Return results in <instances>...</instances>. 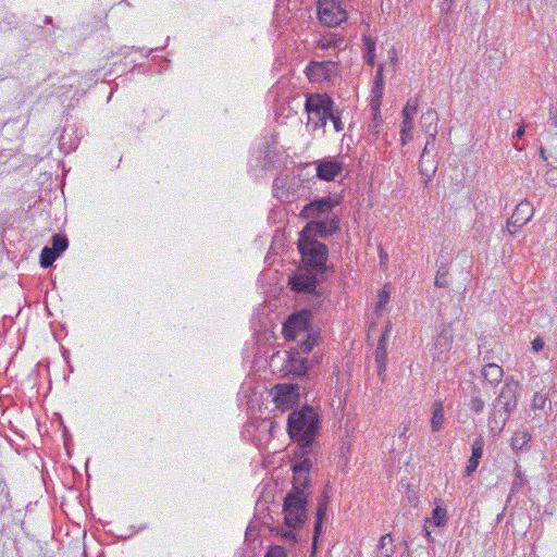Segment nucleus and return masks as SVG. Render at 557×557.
I'll use <instances>...</instances> for the list:
<instances>
[{"label":"nucleus","mask_w":557,"mask_h":557,"mask_svg":"<svg viewBox=\"0 0 557 557\" xmlns=\"http://www.w3.org/2000/svg\"><path fill=\"white\" fill-rule=\"evenodd\" d=\"M437 121L438 116L434 110H428L421 115L420 124L422 131L431 137L432 140H435L437 135Z\"/></svg>","instance_id":"2eb2a0df"},{"label":"nucleus","mask_w":557,"mask_h":557,"mask_svg":"<svg viewBox=\"0 0 557 557\" xmlns=\"http://www.w3.org/2000/svg\"><path fill=\"white\" fill-rule=\"evenodd\" d=\"M531 440V435L525 432H516L511 437V448L516 451L521 450Z\"/></svg>","instance_id":"bb28decb"},{"label":"nucleus","mask_w":557,"mask_h":557,"mask_svg":"<svg viewBox=\"0 0 557 557\" xmlns=\"http://www.w3.org/2000/svg\"><path fill=\"white\" fill-rule=\"evenodd\" d=\"M545 182L552 186H557V168L550 166L547 169V171L544 174Z\"/></svg>","instance_id":"ea45409f"},{"label":"nucleus","mask_w":557,"mask_h":557,"mask_svg":"<svg viewBox=\"0 0 557 557\" xmlns=\"http://www.w3.org/2000/svg\"><path fill=\"white\" fill-rule=\"evenodd\" d=\"M534 209L532 205L528 200H523L516 206V209L512 215L507 221V227L509 232L512 234L513 232L510 227L516 230L522 227L527 224L531 218L533 216Z\"/></svg>","instance_id":"9b49d317"},{"label":"nucleus","mask_w":557,"mask_h":557,"mask_svg":"<svg viewBox=\"0 0 557 557\" xmlns=\"http://www.w3.org/2000/svg\"><path fill=\"white\" fill-rule=\"evenodd\" d=\"M468 406H469L471 411H473L475 413H481L483 411V409H484L485 403L481 398L480 395L475 394V395L471 396V399H470Z\"/></svg>","instance_id":"c9c22d12"},{"label":"nucleus","mask_w":557,"mask_h":557,"mask_svg":"<svg viewBox=\"0 0 557 557\" xmlns=\"http://www.w3.org/2000/svg\"><path fill=\"white\" fill-rule=\"evenodd\" d=\"M420 173L425 177V184H428L431 178L434 176L437 170V165L434 159L430 160L428 157L425 159H421L419 161Z\"/></svg>","instance_id":"b1692460"},{"label":"nucleus","mask_w":557,"mask_h":557,"mask_svg":"<svg viewBox=\"0 0 557 557\" xmlns=\"http://www.w3.org/2000/svg\"><path fill=\"white\" fill-rule=\"evenodd\" d=\"M418 107H419L418 97L409 98L406 106L403 109V112H401L403 116L413 119V116L418 112Z\"/></svg>","instance_id":"2f4dec72"},{"label":"nucleus","mask_w":557,"mask_h":557,"mask_svg":"<svg viewBox=\"0 0 557 557\" xmlns=\"http://www.w3.org/2000/svg\"><path fill=\"white\" fill-rule=\"evenodd\" d=\"M300 385L298 383L277 384L274 387V401L277 408L287 410L298 404L300 398Z\"/></svg>","instance_id":"9d476101"},{"label":"nucleus","mask_w":557,"mask_h":557,"mask_svg":"<svg viewBox=\"0 0 557 557\" xmlns=\"http://www.w3.org/2000/svg\"><path fill=\"white\" fill-rule=\"evenodd\" d=\"M453 341V335L450 331L443 330L438 335L436 339V345L441 346L444 349H448L450 346V343Z\"/></svg>","instance_id":"f704fd0d"},{"label":"nucleus","mask_w":557,"mask_h":557,"mask_svg":"<svg viewBox=\"0 0 557 557\" xmlns=\"http://www.w3.org/2000/svg\"><path fill=\"white\" fill-rule=\"evenodd\" d=\"M329 119L333 122L336 132H342L344 129V125L341 121V111L335 109L334 106L331 109L330 115H327V120Z\"/></svg>","instance_id":"4c0bfd02"},{"label":"nucleus","mask_w":557,"mask_h":557,"mask_svg":"<svg viewBox=\"0 0 557 557\" xmlns=\"http://www.w3.org/2000/svg\"><path fill=\"white\" fill-rule=\"evenodd\" d=\"M484 442L482 437L474 440L472 444L471 457L466 467V475L470 476L478 468L480 459L483 455Z\"/></svg>","instance_id":"a211bd4d"},{"label":"nucleus","mask_w":557,"mask_h":557,"mask_svg":"<svg viewBox=\"0 0 557 557\" xmlns=\"http://www.w3.org/2000/svg\"><path fill=\"white\" fill-rule=\"evenodd\" d=\"M412 129H413V119L403 116L400 133L412 132Z\"/></svg>","instance_id":"a18cd8bd"},{"label":"nucleus","mask_w":557,"mask_h":557,"mask_svg":"<svg viewBox=\"0 0 557 557\" xmlns=\"http://www.w3.org/2000/svg\"><path fill=\"white\" fill-rule=\"evenodd\" d=\"M264 557H287L286 550L284 547L278 545L270 546L267 550Z\"/></svg>","instance_id":"79ce46f5"},{"label":"nucleus","mask_w":557,"mask_h":557,"mask_svg":"<svg viewBox=\"0 0 557 557\" xmlns=\"http://www.w3.org/2000/svg\"><path fill=\"white\" fill-rule=\"evenodd\" d=\"M325 516H321L320 513H315V522L313 528V536H312V546L315 547V544L318 542V539L320 534L322 533V524Z\"/></svg>","instance_id":"e433bc0d"},{"label":"nucleus","mask_w":557,"mask_h":557,"mask_svg":"<svg viewBox=\"0 0 557 557\" xmlns=\"http://www.w3.org/2000/svg\"><path fill=\"white\" fill-rule=\"evenodd\" d=\"M282 536H283L285 540H288V541H292V542H295V541H296V534L293 532V529H292V530L284 531V532L282 533Z\"/></svg>","instance_id":"3c124183"},{"label":"nucleus","mask_w":557,"mask_h":557,"mask_svg":"<svg viewBox=\"0 0 557 557\" xmlns=\"http://www.w3.org/2000/svg\"><path fill=\"white\" fill-rule=\"evenodd\" d=\"M394 554L393 539L389 533L381 536L377 549V557H392Z\"/></svg>","instance_id":"393cba45"},{"label":"nucleus","mask_w":557,"mask_h":557,"mask_svg":"<svg viewBox=\"0 0 557 557\" xmlns=\"http://www.w3.org/2000/svg\"><path fill=\"white\" fill-rule=\"evenodd\" d=\"M382 65L379 67V71L375 76V89L382 88L383 86V77H382Z\"/></svg>","instance_id":"09e8293b"},{"label":"nucleus","mask_w":557,"mask_h":557,"mask_svg":"<svg viewBox=\"0 0 557 557\" xmlns=\"http://www.w3.org/2000/svg\"><path fill=\"white\" fill-rule=\"evenodd\" d=\"M525 131H524V126H520L517 131H516V134H515V137L516 138H522L523 135H524Z\"/></svg>","instance_id":"864d4df0"},{"label":"nucleus","mask_w":557,"mask_h":557,"mask_svg":"<svg viewBox=\"0 0 557 557\" xmlns=\"http://www.w3.org/2000/svg\"><path fill=\"white\" fill-rule=\"evenodd\" d=\"M318 14L321 23L329 27L338 26L347 20L346 9L337 0H319Z\"/></svg>","instance_id":"39448f33"},{"label":"nucleus","mask_w":557,"mask_h":557,"mask_svg":"<svg viewBox=\"0 0 557 557\" xmlns=\"http://www.w3.org/2000/svg\"><path fill=\"white\" fill-rule=\"evenodd\" d=\"M320 429V416L312 406L305 405L292 411L287 419V432L298 444L302 456L312 451L314 438Z\"/></svg>","instance_id":"f03ea898"},{"label":"nucleus","mask_w":557,"mask_h":557,"mask_svg":"<svg viewBox=\"0 0 557 557\" xmlns=\"http://www.w3.org/2000/svg\"><path fill=\"white\" fill-rule=\"evenodd\" d=\"M377 113H379V112L376 111V112H375V114H374V120H375V121H376V120H379Z\"/></svg>","instance_id":"680f3d73"},{"label":"nucleus","mask_w":557,"mask_h":557,"mask_svg":"<svg viewBox=\"0 0 557 557\" xmlns=\"http://www.w3.org/2000/svg\"><path fill=\"white\" fill-rule=\"evenodd\" d=\"M341 203V197H323L315 199L304 207L300 215L307 220H320L321 218L332 212L333 208Z\"/></svg>","instance_id":"6e6552de"},{"label":"nucleus","mask_w":557,"mask_h":557,"mask_svg":"<svg viewBox=\"0 0 557 557\" xmlns=\"http://www.w3.org/2000/svg\"><path fill=\"white\" fill-rule=\"evenodd\" d=\"M343 171V163L335 159H322L317 161V177L321 181H334Z\"/></svg>","instance_id":"f8f14e48"},{"label":"nucleus","mask_w":557,"mask_h":557,"mask_svg":"<svg viewBox=\"0 0 557 557\" xmlns=\"http://www.w3.org/2000/svg\"><path fill=\"white\" fill-rule=\"evenodd\" d=\"M311 467L312 462L308 457L293 466V487L286 494L283 504L285 524L293 530L300 529L307 520V505L311 494L309 480Z\"/></svg>","instance_id":"f257e3e1"},{"label":"nucleus","mask_w":557,"mask_h":557,"mask_svg":"<svg viewBox=\"0 0 557 557\" xmlns=\"http://www.w3.org/2000/svg\"><path fill=\"white\" fill-rule=\"evenodd\" d=\"M409 430V426L408 425H405L404 429H403V432L399 434V437H405L406 435V432Z\"/></svg>","instance_id":"bf43d9fd"},{"label":"nucleus","mask_w":557,"mask_h":557,"mask_svg":"<svg viewBox=\"0 0 557 557\" xmlns=\"http://www.w3.org/2000/svg\"><path fill=\"white\" fill-rule=\"evenodd\" d=\"M515 471H516V474H515V479L512 481V485H511L507 502H510L511 497L515 494L522 492V490L528 484V480H527L525 475L522 473L519 466H516Z\"/></svg>","instance_id":"5701e85b"},{"label":"nucleus","mask_w":557,"mask_h":557,"mask_svg":"<svg viewBox=\"0 0 557 557\" xmlns=\"http://www.w3.org/2000/svg\"><path fill=\"white\" fill-rule=\"evenodd\" d=\"M387 333H388V329H386L385 332L380 337L376 349H375V362H376V367H377V373L380 376H382L386 370Z\"/></svg>","instance_id":"f3484780"},{"label":"nucleus","mask_w":557,"mask_h":557,"mask_svg":"<svg viewBox=\"0 0 557 557\" xmlns=\"http://www.w3.org/2000/svg\"><path fill=\"white\" fill-rule=\"evenodd\" d=\"M318 47L321 49H338L342 50L346 47L345 40L343 37H337L336 35L330 34L323 36L318 41Z\"/></svg>","instance_id":"412c9836"},{"label":"nucleus","mask_w":557,"mask_h":557,"mask_svg":"<svg viewBox=\"0 0 557 557\" xmlns=\"http://www.w3.org/2000/svg\"><path fill=\"white\" fill-rule=\"evenodd\" d=\"M510 416H511L510 413H507L505 411H500L498 409H491V412L488 416V421H487L490 431L494 435L499 434L504 430Z\"/></svg>","instance_id":"4468645a"},{"label":"nucleus","mask_w":557,"mask_h":557,"mask_svg":"<svg viewBox=\"0 0 557 557\" xmlns=\"http://www.w3.org/2000/svg\"><path fill=\"white\" fill-rule=\"evenodd\" d=\"M412 139V132L400 133L401 145H407Z\"/></svg>","instance_id":"8fccbe9b"},{"label":"nucleus","mask_w":557,"mask_h":557,"mask_svg":"<svg viewBox=\"0 0 557 557\" xmlns=\"http://www.w3.org/2000/svg\"><path fill=\"white\" fill-rule=\"evenodd\" d=\"M8 25H9V27H11V26H12V27H15V26L17 25V22H16V20H15V17H14V16H13V21H9V22H8Z\"/></svg>","instance_id":"4d7b16f0"},{"label":"nucleus","mask_w":557,"mask_h":557,"mask_svg":"<svg viewBox=\"0 0 557 557\" xmlns=\"http://www.w3.org/2000/svg\"><path fill=\"white\" fill-rule=\"evenodd\" d=\"M335 69V63L332 61L311 62L307 66L308 75L310 78H329L331 72Z\"/></svg>","instance_id":"dca6fc26"},{"label":"nucleus","mask_w":557,"mask_h":557,"mask_svg":"<svg viewBox=\"0 0 557 557\" xmlns=\"http://www.w3.org/2000/svg\"><path fill=\"white\" fill-rule=\"evenodd\" d=\"M389 299V290L387 289V285L383 287V289L379 293V302L376 305V310L381 311L384 306L388 302Z\"/></svg>","instance_id":"a19ab883"},{"label":"nucleus","mask_w":557,"mask_h":557,"mask_svg":"<svg viewBox=\"0 0 557 557\" xmlns=\"http://www.w3.org/2000/svg\"><path fill=\"white\" fill-rule=\"evenodd\" d=\"M492 409H498L500 411H505L507 413H512L513 410L510 407H507L506 405H503L499 403V399L496 397L495 400L492 404Z\"/></svg>","instance_id":"49530a36"},{"label":"nucleus","mask_w":557,"mask_h":557,"mask_svg":"<svg viewBox=\"0 0 557 557\" xmlns=\"http://www.w3.org/2000/svg\"><path fill=\"white\" fill-rule=\"evenodd\" d=\"M52 246L51 250L57 252L59 256L67 249L69 240L65 235L54 234L51 238Z\"/></svg>","instance_id":"cd10ccee"},{"label":"nucleus","mask_w":557,"mask_h":557,"mask_svg":"<svg viewBox=\"0 0 557 557\" xmlns=\"http://www.w3.org/2000/svg\"><path fill=\"white\" fill-rule=\"evenodd\" d=\"M58 257L59 255L51 250L49 246H45L40 252V265L47 269L52 265V263L57 260Z\"/></svg>","instance_id":"c85d7f7f"},{"label":"nucleus","mask_w":557,"mask_h":557,"mask_svg":"<svg viewBox=\"0 0 557 557\" xmlns=\"http://www.w3.org/2000/svg\"><path fill=\"white\" fill-rule=\"evenodd\" d=\"M447 275H448V270H447L446 265L442 264L436 272L435 282H434L435 286L438 288L447 287L448 286Z\"/></svg>","instance_id":"473e14b6"},{"label":"nucleus","mask_w":557,"mask_h":557,"mask_svg":"<svg viewBox=\"0 0 557 557\" xmlns=\"http://www.w3.org/2000/svg\"><path fill=\"white\" fill-rule=\"evenodd\" d=\"M329 499H330L329 493H327V491H324L318 499V506H317L315 513H320V511H321V516L326 515Z\"/></svg>","instance_id":"58836bf2"},{"label":"nucleus","mask_w":557,"mask_h":557,"mask_svg":"<svg viewBox=\"0 0 557 557\" xmlns=\"http://www.w3.org/2000/svg\"><path fill=\"white\" fill-rule=\"evenodd\" d=\"M364 61L373 65L374 59H375V42L369 38L364 37V54H363Z\"/></svg>","instance_id":"c756f323"},{"label":"nucleus","mask_w":557,"mask_h":557,"mask_svg":"<svg viewBox=\"0 0 557 557\" xmlns=\"http://www.w3.org/2000/svg\"><path fill=\"white\" fill-rule=\"evenodd\" d=\"M546 396L536 393L533 397L532 407L533 409H543L546 404Z\"/></svg>","instance_id":"37998d69"},{"label":"nucleus","mask_w":557,"mask_h":557,"mask_svg":"<svg viewBox=\"0 0 557 557\" xmlns=\"http://www.w3.org/2000/svg\"><path fill=\"white\" fill-rule=\"evenodd\" d=\"M333 106L334 100L327 94H307L305 110L308 114V125L311 124L313 129L324 127Z\"/></svg>","instance_id":"20e7f679"},{"label":"nucleus","mask_w":557,"mask_h":557,"mask_svg":"<svg viewBox=\"0 0 557 557\" xmlns=\"http://www.w3.org/2000/svg\"><path fill=\"white\" fill-rule=\"evenodd\" d=\"M313 272L314 271L306 269V271H301L289 277L288 284L290 289L297 293L313 294L318 299H321L323 294L317 290V285L319 281L322 280L320 274H314Z\"/></svg>","instance_id":"0eeeda50"},{"label":"nucleus","mask_w":557,"mask_h":557,"mask_svg":"<svg viewBox=\"0 0 557 557\" xmlns=\"http://www.w3.org/2000/svg\"><path fill=\"white\" fill-rule=\"evenodd\" d=\"M380 259H381V263H384L387 260V253H385V252H383L381 250L380 251Z\"/></svg>","instance_id":"6e6d98bb"},{"label":"nucleus","mask_w":557,"mask_h":557,"mask_svg":"<svg viewBox=\"0 0 557 557\" xmlns=\"http://www.w3.org/2000/svg\"><path fill=\"white\" fill-rule=\"evenodd\" d=\"M540 156L541 158L546 161L547 160V157H546V151H545V148L544 147H541L540 148Z\"/></svg>","instance_id":"5fc2aeb1"},{"label":"nucleus","mask_w":557,"mask_h":557,"mask_svg":"<svg viewBox=\"0 0 557 557\" xmlns=\"http://www.w3.org/2000/svg\"><path fill=\"white\" fill-rule=\"evenodd\" d=\"M297 246L306 269L320 274L321 280L325 278L329 270L333 271V267L326 264L329 248L325 244L318 242L315 236L301 231Z\"/></svg>","instance_id":"7ed1b4c3"},{"label":"nucleus","mask_w":557,"mask_h":557,"mask_svg":"<svg viewBox=\"0 0 557 557\" xmlns=\"http://www.w3.org/2000/svg\"><path fill=\"white\" fill-rule=\"evenodd\" d=\"M423 532H424L425 536H426L429 540H431V532L429 531L428 527H424V528H423Z\"/></svg>","instance_id":"13d9d810"},{"label":"nucleus","mask_w":557,"mask_h":557,"mask_svg":"<svg viewBox=\"0 0 557 557\" xmlns=\"http://www.w3.org/2000/svg\"><path fill=\"white\" fill-rule=\"evenodd\" d=\"M434 143L435 140H432L430 136H428V139H426V143H425V146L424 148L422 149V152H421V159H425L426 157L429 158V154L432 150H434Z\"/></svg>","instance_id":"c03bdc74"},{"label":"nucleus","mask_w":557,"mask_h":557,"mask_svg":"<svg viewBox=\"0 0 557 557\" xmlns=\"http://www.w3.org/2000/svg\"><path fill=\"white\" fill-rule=\"evenodd\" d=\"M482 375L491 385H496L502 381L504 371L496 363H487L482 370Z\"/></svg>","instance_id":"aec40b11"},{"label":"nucleus","mask_w":557,"mask_h":557,"mask_svg":"<svg viewBox=\"0 0 557 557\" xmlns=\"http://www.w3.org/2000/svg\"><path fill=\"white\" fill-rule=\"evenodd\" d=\"M544 341L541 337H535L531 342V348L534 352H539L544 348Z\"/></svg>","instance_id":"de8ad7c7"},{"label":"nucleus","mask_w":557,"mask_h":557,"mask_svg":"<svg viewBox=\"0 0 557 557\" xmlns=\"http://www.w3.org/2000/svg\"><path fill=\"white\" fill-rule=\"evenodd\" d=\"M444 409L441 401H435L432 407L431 429L433 432H438L444 423Z\"/></svg>","instance_id":"4be33fe9"},{"label":"nucleus","mask_w":557,"mask_h":557,"mask_svg":"<svg viewBox=\"0 0 557 557\" xmlns=\"http://www.w3.org/2000/svg\"><path fill=\"white\" fill-rule=\"evenodd\" d=\"M485 221H484V214L478 213L476 219L473 224V231L478 234V236H474L475 238H483L485 236Z\"/></svg>","instance_id":"72a5a7b5"},{"label":"nucleus","mask_w":557,"mask_h":557,"mask_svg":"<svg viewBox=\"0 0 557 557\" xmlns=\"http://www.w3.org/2000/svg\"><path fill=\"white\" fill-rule=\"evenodd\" d=\"M454 0H444L442 3V11L449 12Z\"/></svg>","instance_id":"603ef678"},{"label":"nucleus","mask_w":557,"mask_h":557,"mask_svg":"<svg viewBox=\"0 0 557 557\" xmlns=\"http://www.w3.org/2000/svg\"><path fill=\"white\" fill-rule=\"evenodd\" d=\"M51 22H52V17L51 16H46L45 23L49 24Z\"/></svg>","instance_id":"052dcab7"},{"label":"nucleus","mask_w":557,"mask_h":557,"mask_svg":"<svg viewBox=\"0 0 557 557\" xmlns=\"http://www.w3.org/2000/svg\"><path fill=\"white\" fill-rule=\"evenodd\" d=\"M311 310L302 309L293 313L283 324V334L287 341L296 339L298 335L309 332Z\"/></svg>","instance_id":"423d86ee"},{"label":"nucleus","mask_w":557,"mask_h":557,"mask_svg":"<svg viewBox=\"0 0 557 557\" xmlns=\"http://www.w3.org/2000/svg\"><path fill=\"white\" fill-rule=\"evenodd\" d=\"M302 339L299 342V351L302 354H309L314 345L317 344L318 336L315 333L302 334Z\"/></svg>","instance_id":"a878e982"},{"label":"nucleus","mask_w":557,"mask_h":557,"mask_svg":"<svg viewBox=\"0 0 557 557\" xmlns=\"http://www.w3.org/2000/svg\"><path fill=\"white\" fill-rule=\"evenodd\" d=\"M288 371L298 375L302 381L305 377L309 379V367L306 358L292 357L288 363Z\"/></svg>","instance_id":"6ab92c4d"},{"label":"nucleus","mask_w":557,"mask_h":557,"mask_svg":"<svg viewBox=\"0 0 557 557\" xmlns=\"http://www.w3.org/2000/svg\"><path fill=\"white\" fill-rule=\"evenodd\" d=\"M339 230V218L333 211L329 212L320 220L310 221L305 227L304 232L311 234L315 237L325 238Z\"/></svg>","instance_id":"1a4fd4ad"},{"label":"nucleus","mask_w":557,"mask_h":557,"mask_svg":"<svg viewBox=\"0 0 557 557\" xmlns=\"http://www.w3.org/2000/svg\"><path fill=\"white\" fill-rule=\"evenodd\" d=\"M520 389L521 387L518 381L512 379L508 380L502 387L497 398L499 399L500 404L510 407L515 411L518 405Z\"/></svg>","instance_id":"ddd939ff"},{"label":"nucleus","mask_w":557,"mask_h":557,"mask_svg":"<svg viewBox=\"0 0 557 557\" xmlns=\"http://www.w3.org/2000/svg\"><path fill=\"white\" fill-rule=\"evenodd\" d=\"M432 520L436 527H444L447 522V510L436 506L432 511Z\"/></svg>","instance_id":"7c9ffc66"}]
</instances>
